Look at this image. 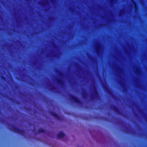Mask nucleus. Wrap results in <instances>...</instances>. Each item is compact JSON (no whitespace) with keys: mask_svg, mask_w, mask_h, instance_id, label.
I'll return each mask as SVG.
<instances>
[{"mask_svg":"<svg viewBox=\"0 0 147 147\" xmlns=\"http://www.w3.org/2000/svg\"><path fill=\"white\" fill-rule=\"evenodd\" d=\"M6 123L7 124V128L9 130L25 136V131L24 130L17 127L13 124H10L6 122Z\"/></svg>","mask_w":147,"mask_h":147,"instance_id":"f257e3e1","label":"nucleus"},{"mask_svg":"<svg viewBox=\"0 0 147 147\" xmlns=\"http://www.w3.org/2000/svg\"><path fill=\"white\" fill-rule=\"evenodd\" d=\"M64 136V134L62 132H59L57 135V137L60 139L63 138Z\"/></svg>","mask_w":147,"mask_h":147,"instance_id":"f03ea898","label":"nucleus"},{"mask_svg":"<svg viewBox=\"0 0 147 147\" xmlns=\"http://www.w3.org/2000/svg\"><path fill=\"white\" fill-rule=\"evenodd\" d=\"M45 132V130L43 128H41L38 130V132L39 133H43Z\"/></svg>","mask_w":147,"mask_h":147,"instance_id":"7ed1b4c3","label":"nucleus"},{"mask_svg":"<svg viewBox=\"0 0 147 147\" xmlns=\"http://www.w3.org/2000/svg\"><path fill=\"white\" fill-rule=\"evenodd\" d=\"M0 123L3 124H5L6 123V122L4 120L1 119L0 118Z\"/></svg>","mask_w":147,"mask_h":147,"instance_id":"20e7f679","label":"nucleus"},{"mask_svg":"<svg viewBox=\"0 0 147 147\" xmlns=\"http://www.w3.org/2000/svg\"><path fill=\"white\" fill-rule=\"evenodd\" d=\"M0 123L3 124H5L6 123V122L4 120L1 119L0 118Z\"/></svg>","mask_w":147,"mask_h":147,"instance_id":"39448f33","label":"nucleus"},{"mask_svg":"<svg viewBox=\"0 0 147 147\" xmlns=\"http://www.w3.org/2000/svg\"><path fill=\"white\" fill-rule=\"evenodd\" d=\"M34 133V134L36 136L37 135V129H35Z\"/></svg>","mask_w":147,"mask_h":147,"instance_id":"423d86ee","label":"nucleus"},{"mask_svg":"<svg viewBox=\"0 0 147 147\" xmlns=\"http://www.w3.org/2000/svg\"><path fill=\"white\" fill-rule=\"evenodd\" d=\"M9 99L11 100L12 101L14 102V99L12 98H10Z\"/></svg>","mask_w":147,"mask_h":147,"instance_id":"0eeeda50","label":"nucleus"},{"mask_svg":"<svg viewBox=\"0 0 147 147\" xmlns=\"http://www.w3.org/2000/svg\"><path fill=\"white\" fill-rule=\"evenodd\" d=\"M134 6H135V10L136 11V4L134 3Z\"/></svg>","mask_w":147,"mask_h":147,"instance_id":"6e6552de","label":"nucleus"},{"mask_svg":"<svg viewBox=\"0 0 147 147\" xmlns=\"http://www.w3.org/2000/svg\"><path fill=\"white\" fill-rule=\"evenodd\" d=\"M53 115L55 117H57V115H56L54 113V114Z\"/></svg>","mask_w":147,"mask_h":147,"instance_id":"1a4fd4ad","label":"nucleus"},{"mask_svg":"<svg viewBox=\"0 0 147 147\" xmlns=\"http://www.w3.org/2000/svg\"><path fill=\"white\" fill-rule=\"evenodd\" d=\"M16 102L17 104H19V102L18 101H16Z\"/></svg>","mask_w":147,"mask_h":147,"instance_id":"9d476101","label":"nucleus"},{"mask_svg":"<svg viewBox=\"0 0 147 147\" xmlns=\"http://www.w3.org/2000/svg\"><path fill=\"white\" fill-rule=\"evenodd\" d=\"M35 123H37V122H36V121H35Z\"/></svg>","mask_w":147,"mask_h":147,"instance_id":"9b49d317","label":"nucleus"},{"mask_svg":"<svg viewBox=\"0 0 147 147\" xmlns=\"http://www.w3.org/2000/svg\"><path fill=\"white\" fill-rule=\"evenodd\" d=\"M35 139H37V138H35Z\"/></svg>","mask_w":147,"mask_h":147,"instance_id":"f8f14e48","label":"nucleus"},{"mask_svg":"<svg viewBox=\"0 0 147 147\" xmlns=\"http://www.w3.org/2000/svg\"><path fill=\"white\" fill-rule=\"evenodd\" d=\"M111 1H113V0H111Z\"/></svg>","mask_w":147,"mask_h":147,"instance_id":"ddd939ff","label":"nucleus"}]
</instances>
